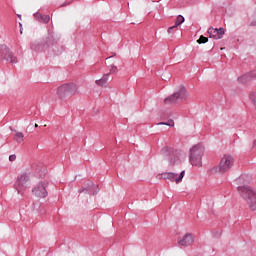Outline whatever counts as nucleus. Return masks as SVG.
<instances>
[{
	"instance_id": "13",
	"label": "nucleus",
	"mask_w": 256,
	"mask_h": 256,
	"mask_svg": "<svg viewBox=\"0 0 256 256\" xmlns=\"http://www.w3.org/2000/svg\"><path fill=\"white\" fill-rule=\"evenodd\" d=\"M32 168L34 169L36 175H38L41 178L47 175V168H45V166H43V164L41 163H34L32 165Z\"/></svg>"
},
{
	"instance_id": "16",
	"label": "nucleus",
	"mask_w": 256,
	"mask_h": 256,
	"mask_svg": "<svg viewBox=\"0 0 256 256\" xmlns=\"http://www.w3.org/2000/svg\"><path fill=\"white\" fill-rule=\"evenodd\" d=\"M34 17L38 23H44L47 24L49 21H51V16L49 15H43L39 12L34 13Z\"/></svg>"
},
{
	"instance_id": "37",
	"label": "nucleus",
	"mask_w": 256,
	"mask_h": 256,
	"mask_svg": "<svg viewBox=\"0 0 256 256\" xmlns=\"http://www.w3.org/2000/svg\"><path fill=\"white\" fill-rule=\"evenodd\" d=\"M35 127H39V125H38V124H35Z\"/></svg>"
},
{
	"instance_id": "14",
	"label": "nucleus",
	"mask_w": 256,
	"mask_h": 256,
	"mask_svg": "<svg viewBox=\"0 0 256 256\" xmlns=\"http://www.w3.org/2000/svg\"><path fill=\"white\" fill-rule=\"evenodd\" d=\"M183 177H185V170H183L180 174L169 172L168 181H171L172 183L174 181L175 183H181V181H183Z\"/></svg>"
},
{
	"instance_id": "33",
	"label": "nucleus",
	"mask_w": 256,
	"mask_h": 256,
	"mask_svg": "<svg viewBox=\"0 0 256 256\" xmlns=\"http://www.w3.org/2000/svg\"><path fill=\"white\" fill-rule=\"evenodd\" d=\"M214 237H221V233H217Z\"/></svg>"
},
{
	"instance_id": "35",
	"label": "nucleus",
	"mask_w": 256,
	"mask_h": 256,
	"mask_svg": "<svg viewBox=\"0 0 256 256\" xmlns=\"http://www.w3.org/2000/svg\"><path fill=\"white\" fill-rule=\"evenodd\" d=\"M112 56H108L106 59H111Z\"/></svg>"
},
{
	"instance_id": "27",
	"label": "nucleus",
	"mask_w": 256,
	"mask_h": 256,
	"mask_svg": "<svg viewBox=\"0 0 256 256\" xmlns=\"http://www.w3.org/2000/svg\"><path fill=\"white\" fill-rule=\"evenodd\" d=\"M248 75L251 81H253V79H256V70L249 72Z\"/></svg>"
},
{
	"instance_id": "4",
	"label": "nucleus",
	"mask_w": 256,
	"mask_h": 256,
	"mask_svg": "<svg viewBox=\"0 0 256 256\" xmlns=\"http://www.w3.org/2000/svg\"><path fill=\"white\" fill-rule=\"evenodd\" d=\"M30 183H31V174L25 172V173H22L20 176H18L14 187L19 195H23V191H25V189L29 187Z\"/></svg>"
},
{
	"instance_id": "38",
	"label": "nucleus",
	"mask_w": 256,
	"mask_h": 256,
	"mask_svg": "<svg viewBox=\"0 0 256 256\" xmlns=\"http://www.w3.org/2000/svg\"><path fill=\"white\" fill-rule=\"evenodd\" d=\"M20 27H22V24L20 23Z\"/></svg>"
},
{
	"instance_id": "19",
	"label": "nucleus",
	"mask_w": 256,
	"mask_h": 256,
	"mask_svg": "<svg viewBox=\"0 0 256 256\" xmlns=\"http://www.w3.org/2000/svg\"><path fill=\"white\" fill-rule=\"evenodd\" d=\"M14 132H15L14 141H16V143H21L25 135L23 134V132H17V130H14Z\"/></svg>"
},
{
	"instance_id": "2",
	"label": "nucleus",
	"mask_w": 256,
	"mask_h": 256,
	"mask_svg": "<svg viewBox=\"0 0 256 256\" xmlns=\"http://www.w3.org/2000/svg\"><path fill=\"white\" fill-rule=\"evenodd\" d=\"M57 95L59 99H67V97H73L79 95V86L75 83H66L58 87Z\"/></svg>"
},
{
	"instance_id": "34",
	"label": "nucleus",
	"mask_w": 256,
	"mask_h": 256,
	"mask_svg": "<svg viewBox=\"0 0 256 256\" xmlns=\"http://www.w3.org/2000/svg\"><path fill=\"white\" fill-rule=\"evenodd\" d=\"M17 17H18L19 19H21V14H18Z\"/></svg>"
},
{
	"instance_id": "22",
	"label": "nucleus",
	"mask_w": 256,
	"mask_h": 256,
	"mask_svg": "<svg viewBox=\"0 0 256 256\" xmlns=\"http://www.w3.org/2000/svg\"><path fill=\"white\" fill-rule=\"evenodd\" d=\"M250 101L253 103L255 109H256V92H252L249 95Z\"/></svg>"
},
{
	"instance_id": "23",
	"label": "nucleus",
	"mask_w": 256,
	"mask_h": 256,
	"mask_svg": "<svg viewBox=\"0 0 256 256\" xmlns=\"http://www.w3.org/2000/svg\"><path fill=\"white\" fill-rule=\"evenodd\" d=\"M157 125H167L168 127H175V122L173 120H169L168 122H160Z\"/></svg>"
},
{
	"instance_id": "36",
	"label": "nucleus",
	"mask_w": 256,
	"mask_h": 256,
	"mask_svg": "<svg viewBox=\"0 0 256 256\" xmlns=\"http://www.w3.org/2000/svg\"><path fill=\"white\" fill-rule=\"evenodd\" d=\"M20 33H21V34L23 33V30H22V29H20Z\"/></svg>"
},
{
	"instance_id": "11",
	"label": "nucleus",
	"mask_w": 256,
	"mask_h": 256,
	"mask_svg": "<svg viewBox=\"0 0 256 256\" xmlns=\"http://www.w3.org/2000/svg\"><path fill=\"white\" fill-rule=\"evenodd\" d=\"M208 34L210 39H216V40L223 39V36L225 35V29L210 27L208 29Z\"/></svg>"
},
{
	"instance_id": "29",
	"label": "nucleus",
	"mask_w": 256,
	"mask_h": 256,
	"mask_svg": "<svg viewBox=\"0 0 256 256\" xmlns=\"http://www.w3.org/2000/svg\"><path fill=\"white\" fill-rule=\"evenodd\" d=\"M15 159H17V156L15 154L9 156V161L13 162L15 161Z\"/></svg>"
},
{
	"instance_id": "5",
	"label": "nucleus",
	"mask_w": 256,
	"mask_h": 256,
	"mask_svg": "<svg viewBox=\"0 0 256 256\" xmlns=\"http://www.w3.org/2000/svg\"><path fill=\"white\" fill-rule=\"evenodd\" d=\"M187 97V89L185 88V86H180L177 92L164 99V103L165 105H173L178 101H183V99H187Z\"/></svg>"
},
{
	"instance_id": "10",
	"label": "nucleus",
	"mask_w": 256,
	"mask_h": 256,
	"mask_svg": "<svg viewBox=\"0 0 256 256\" xmlns=\"http://www.w3.org/2000/svg\"><path fill=\"white\" fill-rule=\"evenodd\" d=\"M32 193H34V195H36V197H42V198L47 197V195H48L47 182L38 183L32 190Z\"/></svg>"
},
{
	"instance_id": "8",
	"label": "nucleus",
	"mask_w": 256,
	"mask_h": 256,
	"mask_svg": "<svg viewBox=\"0 0 256 256\" xmlns=\"http://www.w3.org/2000/svg\"><path fill=\"white\" fill-rule=\"evenodd\" d=\"M0 61H7V63H17V57L7 47V45H0Z\"/></svg>"
},
{
	"instance_id": "28",
	"label": "nucleus",
	"mask_w": 256,
	"mask_h": 256,
	"mask_svg": "<svg viewBox=\"0 0 256 256\" xmlns=\"http://www.w3.org/2000/svg\"><path fill=\"white\" fill-rule=\"evenodd\" d=\"M175 31H177V26L176 25L168 28V33H173Z\"/></svg>"
},
{
	"instance_id": "7",
	"label": "nucleus",
	"mask_w": 256,
	"mask_h": 256,
	"mask_svg": "<svg viewBox=\"0 0 256 256\" xmlns=\"http://www.w3.org/2000/svg\"><path fill=\"white\" fill-rule=\"evenodd\" d=\"M233 165H235V158L232 155L225 154L219 163L218 172L221 174L227 173L233 168Z\"/></svg>"
},
{
	"instance_id": "25",
	"label": "nucleus",
	"mask_w": 256,
	"mask_h": 256,
	"mask_svg": "<svg viewBox=\"0 0 256 256\" xmlns=\"http://www.w3.org/2000/svg\"><path fill=\"white\" fill-rule=\"evenodd\" d=\"M158 177H160V179L167 180L169 179V172H164L162 174H159Z\"/></svg>"
},
{
	"instance_id": "9",
	"label": "nucleus",
	"mask_w": 256,
	"mask_h": 256,
	"mask_svg": "<svg viewBox=\"0 0 256 256\" xmlns=\"http://www.w3.org/2000/svg\"><path fill=\"white\" fill-rule=\"evenodd\" d=\"M95 189H99V186H95L93 181L88 180L83 183L82 188L78 190V193H88V195H95V193H97Z\"/></svg>"
},
{
	"instance_id": "32",
	"label": "nucleus",
	"mask_w": 256,
	"mask_h": 256,
	"mask_svg": "<svg viewBox=\"0 0 256 256\" xmlns=\"http://www.w3.org/2000/svg\"><path fill=\"white\" fill-rule=\"evenodd\" d=\"M253 148L256 147V140L253 141V145H252Z\"/></svg>"
},
{
	"instance_id": "1",
	"label": "nucleus",
	"mask_w": 256,
	"mask_h": 256,
	"mask_svg": "<svg viewBox=\"0 0 256 256\" xmlns=\"http://www.w3.org/2000/svg\"><path fill=\"white\" fill-rule=\"evenodd\" d=\"M235 183L238 185V193L247 201L250 209L256 211V192L248 186L251 183V176L242 174L235 180Z\"/></svg>"
},
{
	"instance_id": "15",
	"label": "nucleus",
	"mask_w": 256,
	"mask_h": 256,
	"mask_svg": "<svg viewBox=\"0 0 256 256\" xmlns=\"http://www.w3.org/2000/svg\"><path fill=\"white\" fill-rule=\"evenodd\" d=\"M57 39L53 34H48V36L42 41L44 45V49H49V47H53V45H56Z\"/></svg>"
},
{
	"instance_id": "26",
	"label": "nucleus",
	"mask_w": 256,
	"mask_h": 256,
	"mask_svg": "<svg viewBox=\"0 0 256 256\" xmlns=\"http://www.w3.org/2000/svg\"><path fill=\"white\" fill-rule=\"evenodd\" d=\"M118 69H117V66H115V65H110V73H113V74H115L116 75V73H118Z\"/></svg>"
},
{
	"instance_id": "21",
	"label": "nucleus",
	"mask_w": 256,
	"mask_h": 256,
	"mask_svg": "<svg viewBox=\"0 0 256 256\" xmlns=\"http://www.w3.org/2000/svg\"><path fill=\"white\" fill-rule=\"evenodd\" d=\"M183 23H185V17L178 15L175 21V25L178 27L179 25H183Z\"/></svg>"
},
{
	"instance_id": "30",
	"label": "nucleus",
	"mask_w": 256,
	"mask_h": 256,
	"mask_svg": "<svg viewBox=\"0 0 256 256\" xmlns=\"http://www.w3.org/2000/svg\"><path fill=\"white\" fill-rule=\"evenodd\" d=\"M250 27H256V19H253L249 24Z\"/></svg>"
},
{
	"instance_id": "31",
	"label": "nucleus",
	"mask_w": 256,
	"mask_h": 256,
	"mask_svg": "<svg viewBox=\"0 0 256 256\" xmlns=\"http://www.w3.org/2000/svg\"><path fill=\"white\" fill-rule=\"evenodd\" d=\"M67 5H71V2L63 3L60 7H67Z\"/></svg>"
},
{
	"instance_id": "6",
	"label": "nucleus",
	"mask_w": 256,
	"mask_h": 256,
	"mask_svg": "<svg viewBox=\"0 0 256 256\" xmlns=\"http://www.w3.org/2000/svg\"><path fill=\"white\" fill-rule=\"evenodd\" d=\"M161 153L168 158L170 167H173L181 157V151L175 150L174 148L168 146L163 147Z\"/></svg>"
},
{
	"instance_id": "20",
	"label": "nucleus",
	"mask_w": 256,
	"mask_h": 256,
	"mask_svg": "<svg viewBox=\"0 0 256 256\" xmlns=\"http://www.w3.org/2000/svg\"><path fill=\"white\" fill-rule=\"evenodd\" d=\"M250 74L246 73L244 74L243 76L241 77H238V81L239 83H242V84H247L249 83V81H251V77H249Z\"/></svg>"
},
{
	"instance_id": "3",
	"label": "nucleus",
	"mask_w": 256,
	"mask_h": 256,
	"mask_svg": "<svg viewBox=\"0 0 256 256\" xmlns=\"http://www.w3.org/2000/svg\"><path fill=\"white\" fill-rule=\"evenodd\" d=\"M205 153V147L201 144H197L190 149V163L195 167H202L203 165V155Z\"/></svg>"
},
{
	"instance_id": "24",
	"label": "nucleus",
	"mask_w": 256,
	"mask_h": 256,
	"mask_svg": "<svg viewBox=\"0 0 256 256\" xmlns=\"http://www.w3.org/2000/svg\"><path fill=\"white\" fill-rule=\"evenodd\" d=\"M209 41V38L201 35L200 38L197 40V43H199V45L203 44V43H207Z\"/></svg>"
},
{
	"instance_id": "17",
	"label": "nucleus",
	"mask_w": 256,
	"mask_h": 256,
	"mask_svg": "<svg viewBox=\"0 0 256 256\" xmlns=\"http://www.w3.org/2000/svg\"><path fill=\"white\" fill-rule=\"evenodd\" d=\"M32 51H45L43 42H33L30 44Z\"/></svg>"
},
{
	"instance_id": "12",
	"label": "nucleus",
	"mask_w": 256,
	"mask_h": 256,
	"mask_svg": "<svg viewBox=\"0 0 256 256\" xmlns=\"http://www.w3.org/2000/svg\"><path fill=\"white\" fill-rule=\"evenodd\" d=\"M195 242V237L191 233H186L181 240L178 241L180 247H189Z\"/></svg>"
},
{
	"instance_id": "18",
	"label": "nucleus",
	"mask_w": 256,
	"mask_h": 256,
	"mask_svg": "<svg viewBox=\"0 0 256 256\" xmlns=\"http://www.w3.org/2000/svg\"><path fill=\"white\" fill-rule=\"evenodd\" d=\"M107 81H109V73L104 74L103 77L99 80H96L95 83L96 85H99V87H103V85H105Z\"/></svg>"
}]
</instances>
